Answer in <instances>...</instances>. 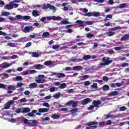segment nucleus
I'll return each instance as SVG.
<instances>
[{
    "label": "nucleus",
    "mask_w": 129,
    "mask_h": 129,
    "mask_svg": "<svg viewBox=\"0 0 129 129\" xmlns=\"http://www.w3.org/2000/svg\"><path fill=\"white\" fill-rule=\"evenodd\" d=\"M48 9L53 10L54 11L56 10V8L53 5H50L49 4L47 5L45 4V3L43 4L42 7V10H48Z\"/></svg>",
    "instance_id": "nucleus-1"
},
{
    "label": "nucleus",
    "mask_w": 129,
    "mask_h": 129,
    "mask_svg": "<svg viewBox=\"0 0 129 129\" xmlns=\"http://www.w3.org/2000/svg\"><path fill=\"white\" fill-rule=\"evenodd\" d=\"M15 103V101L14 100H10L8 102L5 104L4 106V109H10L11 108V106L13 105Z\"/></svg>",
    "instance_id": "nucleus-2"
},
{
    "label": "nucleus",
    "mask_w": 129,
    "mask_h": 129,
    "mask_svg": "<svg viewBox=\"0 0 129 129\" xmlns=\"http://www.w3.org/2000/svg\"><path fill=\"white\" fill-rule=\"evenodd\" d=\"M110 58L105 57H103L102 61L105 63L106 65H109V64H111L112 63V60H110Z\"/></svg>",
    "instance_id": "nucleus-3"
},
{
    "label": "nucleus",
    "mask_w": 129,
    "mask_h": 129,
    "mask_svg": "<svg viewBox=\"0 0 129 129\" xmlns=\"http://www.w3.org/2000/svg\"><path fill=\"white\" fill-rule=\"evenodd\" d=\"M31 31H34V28L32 26H26L24 28L23 32L24 33H29V32H30Z\"/></svg>",
    "instance_id": "nucleus-4"
},
{
    "label": "nucleus",
    "mask_w": 129,
    "mask_h": 129,
    "mask_svg": "<svg viewBox=\"0 0 129 129\" xmlns=\"http://www.w3.org/2000/svg\"><path fill=\"white\" fill-rule=\"evenodd\" d=\"M91 102V99L89 98H87L81 101V103L82 105H86V104H88V103H90Z\"/></svg>",
    "instance_id": "nucleus-5"
},
{
    "label": "nucleus",
    "mask_w": 129,
    "mask_h": 129,
    "mask_svg": "<svg viewBox=\"0 0 129 129\" xmlns=\"http://www.w3.org/2000/svg\"><path fill=\"white\" fill-rule=\"evenodd\" d=\"M27 124L29 126H36L37 125V120H29Z\"/></svg>",
    "instance_id": "nucleus-6"
},
{
    "label": "nucleus",
    "mask_w": 129,
    "mask_h": 129,
    "mask_svg": "<svg viewBox=\"0 0 129 129\" xmlns=\"http://www.w3.org/2000/svg\"><path fill=\"white\" fill-rule=\"evenodd\" d=\"M72 105L73 107H76L77 106V104H78V102H75L73 100H71L67 103V105L69 106L70 105Z\"/></svg>",
    "instance_id": "nucleus-7"
},
{
    "label": "nucleus",
    "mask_w": 129,
    "mask_h": 129,
    "mask_svg": "<svg viewBox=\"0 0 129 129\" xmlns=\"http://www.w3.org/2000/svg\"><path fill=\"white\" fill-rule=\"evenodd\" d=\"M92 104L94 105V106L96 108L99 107V105L101 104V101L100 100H93L92 102Z\"/></svg>",
    "instance_id": "nucleus-8"
},
{
    "label": "nucleus",
    "mask_w": 129,
    "mask_h": 129,
    "mask_svg": "<svg viewBox=\"0 0 129 129\" xmlns=\"http://www.w3.org/2000/svg\"><path fill=\"white\" fill-rule=\"evenodd\" d=\"M19 121H21L22 123H25V124H28L29 123V120L26 119L25 117H21L18 118Z\"/></svg>",
    "instance_id": "nucleus-9"
},
{
    "label": "nucleus",
    "mask_w": 129,
    "mask_h": 129,
    "mask_svg": "<svg viewBox=\"0 0 129 129\" xmlns=\"http://www.w3.org/2000/svg\"><path fill=\"white\" fill-rule=\"evenodd\" d=\"M76 24H78L79 25V27H83V26H85V22L82 20H77L76 22Z\"/></svg>",
    "instance_id": "nucleus-10"
},
{
    "label": "nucleus",
    "mask_w": 129,
    "mask_h": 129,
    "mask_svg": "<svg viewBox=\"0 0 129 129\" xmlns=\"http://www.w3.org/2000/svg\"><path fill=\"white\" fill-rule=\"evenodd\" d=\"M7 10H13L14 7H13V2H10L9 4L6 5Z\"/></svg>",
    "instance_id": "nucleus-11"
},
{
    "label": "nucleus",
    "mask_w": 129,
    "mask_h": 129,
    "mask_svg": "<svg viewBox=\"0 0 129 129\" xmlns=\"http://www.w3.org/2000/svg\"><path fill=\"white\" fill-rule=\"evenodd\" d=\"M108 96H116L118 95V92L117 91H112L111 92L108 94Z\"/></svg>",
    "instance_id": "nucleus-12"
},
{
    "label": "nucleus",
    "mask_w": 129,
    "mask_h": 129,
    "mask_svg": "<svg viewBox=\"0 0 129 129\" xmlns=\"http://www.w3.org/2000/svg\"><path fill=\"white\" fill-rule=\"evenodd\" d=\"M30 111H31V109L28 107L23 108L21 110V112H22V113H28V112H30Z\"/></svg>",
    "instance_id": "nucleus-13"
},
{
    "label": "nucleus",
    "mask_w": 129,
    "mask_h": 129,
    "mask_svg": "<svg viewBox=\"0 0 129 129\" xmlns=\"http://www.w3.org/2000/svg\"><path fill=\"white\" fill-rule=\"evenodd\" d=\"M129 39V34H125L120 38V41H127Z\"/></svg>",
    "instance_id": "nucleus-14"
},
{
    "label": "nucleus",
    "mask_w": 129,
    "mask_h": 129,
    "mask_svg": "<svg viewBox=\"0 0 129 129\" xmlns=\"http://www.w3.org/2000/svg\"><path fill=\"white\" fill-rule=\"evenodd\" d=\"M34 67H35V69H38V70L43 69V65L40 64H35Z\"/></svg>",
    "instance_id": "nucleus-15"
},
{
    "label": "nucleus",
    "mask_w": 129,
    "mask_h": 129,
    "mask_svg": "<svg viewBox=\"0 0 129 129\" xmlns=\"http://www.w3.org/2000/svg\"><path fill=\"white\" fill-rule=\"evenodd\" d=\"M49 110V109L47 108H39L38 110L39 112L40 113H43V112H47Z\"/></svg>",
    "instance_id": "nucleus-16"
},
{
    "label": "nucleus",
    "mask_w": 129,
    "mask_h": 129,
    "mask_svg": "<svg viewBox=\"0 0 129 129\" xmlns=\"http://www.w3.org/2000/svg\"><path fill=\"white\" fill-rule=\"evenodd\" d=\"M56 77H57V78H64L65 75L63 73H56Z\"/></svg>",
    "instance_id": "nucleus-17"
},
{
    "label": "nucleus",
    "mask_w": 129,
    "mask_h": 129,
    "mask_svg": "<svg viewBox=\"0 0 129 129\" xmlns=\"http://www.w3.org/2000/svg\"><path fill=\"white\" fill-rule=\"evenodd\" d=\"M40 12H38L37 10H34L32 12V15L33 17H39L40 16Z\"/></svg>",
    "instance_id": "nucleus-18"
},
{
    "label": "nucleus",
    "mask_w": 129,
    "mask_h": 129,
    "mask_svg": "<svg viewBox=\"0 0 129 129\" xmlns=\"http://www.w3.org/2000/svg\"><path fill=\"white\" fill-rule=\"evenodd\" d=\"M36 112H37V110H33L32 111V112L28 113V116L33 117V116H35V114H34V113H36Z\"/></svg>",
    "instance_id": "nucleus-19"
},
{
    "label": "nucleus",
    "mask_w": 129,
    "mask_h": 129,
    "mask_svg": "<svg viewBox=\"0 0 129 129\" xmlns=\"http://www.w3.org/2000/svg\"><path fill=\"white\" fill-rule=\"evenodd\" d=\"M102 90L103 91H107L109 90V86L108 85H105L102 87Z\"/></svg>",
    "instance_id": "nucleus-20"
},
{
    "label": "nucleus",
    "mask_w": 129,
    "mask_h": 129,
    "mask_svg": "<svg viewBox=\"0 0 129 129\" xmlns=\"http://www.w3.org/2000/svg\"><path fill=\"white\" fill-rule=\"evenodd\" d=\"M38 86V84L36 83H33L29 85V87L30 88H36Z\"/></svg>",
    "instance_id": "nucleus-21"
},
{
    "label": "nucleus",
    "mask_w": 129,
    "mask_h": 129,
    "mask_svg": "<svg viewBox=\"0 0 129 129\" xmlns=\"http://www.w3.org/2000/svg\"><path fill=\"white\" fill-rule=\"evenodd\" d=\"M49 36H50V33H49L48 31L44 32L42 34V37L43 38H48Z\"/></svg>",
    "instance_id": "nucleus-22"
},
{
    "label": "nucleus",
    "mask_w": 129,
    "mask_h": 129,
    "mask_svg": "<svg viewBox=\"0 0 129 129\" xmlns=\"http://www.w3.org/2000/svg\"><path fill=\"white\" fill-rule=\"evenodd\" d=\"M93 24H94V21H88L85 22V26H87V25H93Z\"/></svg>",
    "instance_id": "nucleus-23"
},
{
    "label": "nucleus",
    "mask_w": 129,
    "mask_h": 129,
    "mask_svg": "<svg viewBox=\"0 0 129 129\" xmlns=\"http://www.w3.org/2000/svg\"><path fill=\"white\" fill-rule=\"evenodd\" d=\"M79 109L78 108H75V109H72L71 110V112L72 114H74V115H76V114H75V113H76V112H78V110Z\"/></svg>",
    "instance_id": "nucleus-24"
},
{
    "label": "nucleus",
    "mask_w": 129,
    "mask_h": 129,
    "mask_svg": "<svg viewBox=\"0 0 129 129\" xmlns=\"http://www.w3.org/2000/svg\"><path fill=\"white\" fill-rule=\"evenodd\" d=\"M82 69V67L81 66H76L73 67V70H79L80 71Z\"/></svg>",
    "instance_id": "nucleus-25"
},
{
    "label": "nucleus",
    "mask_w": 129,
    "mask_h": 129,
    "mask_svg": "<svg viewBox=\"0 0 129 129\" xmlns=\"http://www.w3.org/2000/svg\"><path fill=\"white\" fill-rule=\"evenodd\" d=\"M93 17H100V13L97 12H93L92 13Z\"/></svg>",
    "instance_id": "nucleus-26"
},
{
    "label": "nucleus",
    "mask_w": 129,
    "mask_h": 129,
    "mask_svg": "<svg viewBox=\"0 0 129 129\" xmlns=\"http://www.w3.org/2000/svg\"><path fill=\"white\" fill-rule=\"evenodd\" d=\"M35 81L37 83H45L46 81L45 80H42L41 79H39L38 80H35Z\"/></svg>",
    "instance_id": "nucleus-27"
},
{
    "label": "nucleus",
    "mask_w": 129,
    "mask_h": 129,
    "mask_svg": "<svg viewBox=\"0 0 129 129\" xmlns=\"http://www.w3.org/2000/svg\"><path fill=\"white\" fill-rule=\"evenodd\" d=\"M83 60L86 61L87 60H89V59H91V56L89 55H86L83 56Z\"/></svg>",
    "instance_id": "nucleus-28"
},
{
    "label": "nucleus",
    "mask_w": 129,
    "mask_h": 129,
    "mask_svg": "<svg viewBox=\"0 0 129 129\" xmlns=\"http://www.w3.org/2000/svg\"><path fill=\"white\" fill-rule=\"evenodd\" d=\"M53 64V62L51 60H47L44 62V65L45 66H50V65H52Z\"/></svg>",
    "instance_id": "nucleus-29"
},
{
    "label": "nucleus",
    "mask_w": 129,
    "mask_h": 129,
    "mask_svg": "<svg viewBox=\"0 0 129 129\" xmlns=\"http://www.w3.org/2000/svg\"><path fill=\"white\" fill-rule=\"evenodd\" d=\"M126 7V3H123L119 5V9H125Z\"/></svg>",
    "instance_id": "nucleus-30"
},
{
    "label": "nucleus",
    "mask_w": 129,
    "mask_h": 129,
    "mask_svg": "<svg viewBox=\"0 0 129 129\" xmlns=\"http://www.w3.org/2000/svg\"><path fill=\"white\" fill-rule=\"evenodd\" d=\"M52 118L53 119H58L60 117V115H57V114H54L51 116Z\"/></svg>",
    "instance_id": "nucleus-31"
},
{
    "label": "nucleus",
    "mask_w": 129,
    "mask_h": 129,
    "mask_svg": "<svg viewBox=\"0 0 129 129\" xmlns=\"http://www.w3.org/2000/svg\"><path fill=\"white\" fill-rule=\"evenodd\" d=\"M11 14L9 12H2L1 14V16H4L5 17H8V16H10Z\"/></svg>",
    "instance_id": "nucleus-32"
},
{
    "label": "nucleus",
    "mask_w": 129,
    "mask_h": 129,
    "mask_svg": "<svg viewBox=\"0 0 129 129\" xmlns=\"http://www.w3.org/2000/svg\"><path fill=\"white\" fill-rule=\"evenodd\" d=\"M52 19L53 20V21H60L61 20V17H56V16H52Z\"/></svg>",
    "instance_id": "nucleus-33"
},
{
    "label": "nucleus",
    "mask_w": 129,
    "mask_h": 129,
    "mask_svg": "<svg viewBox=\"0 0 129 129\" xmlns=\"http://www.w3.org/2000/svg\"><path fill=\"white\" fill-rule=\"evenodd\" d=\"M94 124H98V122H94V121L93 122L90 121L89 123H88V126H91V125H93Z\"/></svg>",
    "instance_id": "nucleus-34"
},
{
    "label": "nucleus",
    "mask_w": 129,
    "mask_h": 129,
    "mask_svg": "<svg viewBox=\"0 0 129 129\" xmlns=\"http://www.w3.org/2000/svg\"><path fill=\"white\" fill-rule=\"evenodd\" d=\"M16 81H22L23 80V77L21 76H17L15 78Z\"/></svg>",
    "instance_id": "nucleus-35"
},
{
    "label": "nucleus",
    "mask_w": 129,
    "mask_h": 129,
    "mask_svg": "<svg viewBox=\"0 0 129 129\" xmlns=\"http://www.w3.org/2000/svg\"><path fill=\"white\" fill-rule=\"evenodd\" d=\"M89 78V76L88 75H84L82 77L81 80H86Z\"/></svg>",
    "instance_id": "nucleus-36"
},
{
    "label": "nucleus",
    "mask_w": 129,
    "mask_h": 129,
    "mask_svg": "<svg viewBox=\"0 0 129 129\" xmlns=\"http://www.w3.org/2000/svg\"><path fill=\"white\" fill-rule=\"evenodd\" d=\"M39 56H40V54L37 52H32V57H35V58H37L39 57Z\"/></svg>",
    "instance_id": "nucleus-37"
},
{
    "label": "nucleus",
    "mask_w": 129,
    "mask_h": 129,
    "mask_svg": "<svg viewBox=\"0 0 129 129\" xmlns=\"http://www.w3.org/2000/svg\"><path fill=\"white\" fill-rule=\"evenodd\" d=\"M8 90H16V86H10L8 88Z\"/></svg>",
    "instance_id": "nucleus-38"
},
{
    "label": "nucleus",
    "mask_w": 129,
    "mask_h": 129,
    "mask_svg": "<svg viewBox=\"0 0 129 129\" xmlns=\"http://www.w3.org/2000/svg\"><path fill=\"white\" fill-rule=\"evenodd\" d=\"M66 86H67V85H66V83H62L61 84L60 86H59V88L60 89H63L64 88H65L66 87Z\"/></svg>",
    "instance_id": "nucleus-39"
},
{
    "label": "nucleus",
    "mask_w": 129,
    "mask_h": 129,
    "mask_svg": "<svg viewBox=\"0 0 129 129\" xmlns=\"http://www.w3.org/2000/svg\"><path fill=\"white\" fill-rule=\"evenodd\" d=\"M59 48H60V45L58 44L52 46V49H53V50H57V49H59Z\"/></svg>",
    "instance_id": "nucleus-40"
},
{
    "label": "nucleus",
    "mask_w": 129,
    "mask_h": 129,
    "mask_svg": "<svg viewBox=\"0 0 129 129\" xmlns=\"http://www.w3.org/2000/svg\"><path fill=\"white\" fill-rule=\"evenodd\" d=\"M84 16L85 17H93L92 13L89 12L88 13H85Z\"/></svg>",
    "instance_id": "nucleus-41"
},
{
    "label": "nucleus",
    "mask_w": 129,
    "mask_h": 129,
    "mask_svg": "<svg viewBox=\"0 0 129 129\" xmlns=\"http://www.w3.org/2000/svg\"><path fill=\"white\" fill-rule=\"evenodd\" d=\"M122 49H123V47L117 46L114 47V50L115 51H120V50H122Z\"/></svg>",
    "instance_id": "nucleus-42"
},
{
    "label": "nucleus",
    "mask_w": 129,
    "mask_h": 129,
    "mask_svg": "<svg viewBox=\"0 0 129 129\" xmlns=\"http://www.w3.org/2000/svg\"><path fill=\"white\" fill-rule=\"evenodd\" d=\"M127 108L125 107V106H122L119 108V111H124L125 110H126Z\"/></svg>",
    "instance_id": "nucleus-43"
},
{
    "label": "nucleus",
    "mask_w": 129,
    "mask_h": 129,
    "mask_svg": "<svg viewBox=\"0 0 129 129\" xmlns=\"http://www.w3.org/2000/svg\"><path fill=\"white\" fill-rule=\"evenodd\" d=\"M115 34V33H114L113 32H111V31H110V32L107 33V35L108 36H109V37H111V36H113Z\"/></svg>",
    "instance_id": "nucleus-44"
},
{
    "label": "nucleus",
    "mask_w": 129,
    "mask_h": 129,
    "mask_svg": "<svg viewBox=\"0 0 129 129\" xmlns=\"http://www.w3.org/2000/svg\"><path fill=\"white\" fill-rule=\"evenodd\" d=\"M91 83L89 81H87L84 82V85L85 86H89V85H90Z\"/></svg>",
    "instance_id": "nucleus-45"
},
{
    "label": "nucleus",
    "mask_w": 129,
    "mask_h": 129,
    "mask_svg": "<svg viewBox=\"0 0 129 129\" xmlns=\"http://www.w3.org/2000/svg\"><path fill=\"white\" fill-rule=\"evenodd\" d=\"M94 37V34L92 33H88L87 34V38H92Z\"/></svg>",
    "instance_id": "nucleus-46"
},
{
    "label": "nucleus",
    "mask_w": 129,
    "mask_h": 129,
    "mask_svg": "<svg viewBox=\"0 0 129 129\" xmlns=\"http://www.w3.org/2000/svg\"><path fill=\"white\" fill-rule=\"evenodd\" d=\"M91 87L92 88H95V89H97V83H93V85H91Z\"/></svg>",
    "instance_id": "nucleus-47"
},
{
    "label": "nucleus",
    "mask_w": 129,
    "mask_h": 129,
    "mask_svg": "<svg viewBox=\"0 0 129 129\" xmlns=\"http://www.w3.org/2000/svg\"><path fill=\"white\" fill-rule=\"evenodd\" d=\"M61 23L62 25H68L70 24V22L67 20H64L63 21H61Z\"/></svg>",
    "instance_id": "nucleus-48"
},
{
    "label": "nucleus",
    "mask_w": 129,
    "mask_h": 129,
    "mask_svg": "<svg viewBox=\"0 0 129 129\" xmlns=\"http://www.w3.org/2000/svg\"><path fill=\"white\" fill-rule=\"evenodd\" d=\"M50 92H55L56 91V88L52 87L49 89Z\"/></svg>",
    "instance_id": "nucleus-49"
},
{
    "label": "nucleus",
    "mask_w": 129,
    "mask_h": 129,
    "mask_svg": "<svg viewBox=\"0 0 129 129\" xmlns=\"http://www.w3.org/2000/svg\"><path fill=\"white\" fill-rule=\"evenodd\" d=\"M11 66L10 63H6L5 64L3 65L2 68H8Z\"/></svg>",
    "instance_id": "nucleus-50"
},
{
    "label": "nucleus",
    "mask_w": 129,
    "mask_h": 129,
    "mask_svg": "<svg viewBox=\"0 0 129 129\" xmlns=\"http://www.w3.org/2000/svg\"><path fill=\"white\" fill-rule=\"evenodd\" d=\"M31 46H32V42H29L25 45V48H29V47H31Z\"/></svg>",
    "instance_id": "nucleus-51"
},
{
    "label": "nucleus",
    "mask_w": 129,
    "mask_h": 129,
    "mask_svg": "<svg viewBox=\"0 0 129 129\" xmlns=\"http://www.w3.org/2000/svg\"><path fill=\"white\" fill-rule=\"evenodd\" d=\"M53 97H54V98H55V99H57L58 98H59L60 97V94H55V95H54L53 96Z\"/></svg>",
    "instance_id": "nucleus-52"
},
{
    "label": "nucleus",
    "mask_w": 129,
    "mask_h": 129,
    "mask_svg": "<svg viewBox=\"0 0 129 129\" xmlns=\"http://www.w3.org/2000/svg\"><path fill=\"white\" fill-rule=\"evenodd\" d=\"M95 3H99V4H103L104 3V0H94Z\"/></svg>",
    "instance_id": "nucleus-53"
},
{
    "label": "nucleus",
    "mask_w": 129,
    "mask_h": 129,
    "mask_svg": "<svg viewBox=\"0 0 129 129\" xmlns=\"http://www.w3.org/2000/svg\"><path fill=\"white\" fill-rule=\"evenodd\" d=\"M8 46H10V47H15V46H16V44L13 42H9L8 43Z\"/></svg>",
    "instance_id": "nucleus-54"
},
{
    "label": "nucleus",
    "mask_w": 129,
    "mask_h": 129,
    "mask_svg": "<svg viewBox=\"0 0 129 129\" xmlns=\"http://www.w3.org/2000/svg\"><path fill=\"white\" fill-rule=\"evenodd\" d=\"M42 105L43 106H45V107H50V105H49V103H48L47 102L43 103Z\"/></svg>",
    "instance_id": "nucleus-55"
},
{
    "label": "nucleus",
    "mask_w": 129,
    "mask_h": 129,
    "mask_svg": "<svg viewBox=\"0 0 129 129\" xmlns=\"http://www.w3.org/2000/svg\"><path fill=\"white\" fill-rule=\"evenodd\" d=\"M99 125L100 126H104V125H105V122L104 121L100 122L99 123Z\"/></svg>",
    "instance_id": "nucleus-56"
},
{
    "label": "nucleus",
    "mask_w": 129,
    "mask_h": 129,
    "mask_svg": "<svg viewBox=\"0 0 129 129\" xmlns=\"http://www.w3.org/2000/svg\"><path fill=\"white\" fill-rule=\"evenodd\" d=\"M103 81H108V77L107 76H104L103 77Z\"/></svg>",
    "instance_id": "nucleus-57"
},
{
    "label": "nucleus",
    "mask_w": 129,
    "mask_h": 129,
    "mask_svg": "<svg viewBox=\"0 0 129 129\" xmlns=\"http://www.w3.org/2000/svg\"><path fill=\"white\" fill-rule=\"evenodd\" d=\"M16 18H17V20H22L23 17L21 15H16Z\"/></svg>",
    "instance_id": "nucleus-58"
},
{
    "label": "nucleus",
    "mask_w": 129,
    "mask_h": 129,
    "mask_svg": "<svg viewBox=\"0 0 129 129\" xmlns=\"http://www.w3.org/2000/svg\"><path fill=\"white\" fill-rule=\"evenodd\" d=\"M23 19L24 20H30V19H31V17L28 16H24Z\"/></svg>",
    "instance_id": "nucleus-59"
},
{
    "label": "nucleus",
    "mask_w": 129,
    "mask_h": 129,
    "mask_svg": "<svg viewBox=\"0 0 129 129\" xmlns=\"http://www.w3.org/2000/svg\"><path fill=\"white\" fill-rule=\"evenodd\" d=\"M42 120L43 121H46V120H50V117H46L45 118H43L42 119Z\"/></svg>",
    "instance_id": "nucleus-60"
},
{
    "label": "nucleus",
    "mask_w": 129,
    "mask_h": 129,
    "mask_svg": "<svg viewBox=\"0 0 129 129\" xmlns=\"http://www.w3.org/2000/svg\"><path fill=\"white\" fill-rule=\"evenodd\" d=\"M0 88H2L3 89H6V85L4 84L0 83Z\"/></svg>",
    "instance_id": "nucleus-61"
},
{
    "label": "nucleus",
    "mask_w": 129,
    "mask_h": 129,
    "mask_svg": "<svg viewBox=\"0 0 129 129\" xmlns=\"http://www.w3.org/2000/svg\"><path fill=\"white\" fill-rule=\"evenodd\" d=\"M94 107H95L94 106V105H90L89 106V107L88 108V110H91L93 109V108H94Z\"/></svg>",
    "instance_id": "nucleus-62"
},
{
    "label": "nucleus",
    "mask_w": 129,
    "mask_h": 129,
    "mask_svg": "<svg viewBox=\"0 0 129 129\" xmlns=\"http://www.w3.org/2000/svg\"><path fill=\"white\" fill-rule=\"evenodd\" d=\"M26 101H27V99H26V98H22L20 100V102L21 103H23V102H26Z\"/></svg>",
    "instance_id": "nucleus-63"
},
{
    "label": "nucleus",
    "mask_w": 129,
    "mask_h": 129,
    "mask_svg": "<svg viewBox=\"0 0 129 129\" xmlns=\"http://www.w3.org/2000/svg\"><path fill=\"white\" fill-rule=\"evenodd\" d=\"M128 66V63H126V62H124L122 64V67H126V66Z\"/></svg>",
    "instance_id": "nucleus-64"
}]
</instances>
